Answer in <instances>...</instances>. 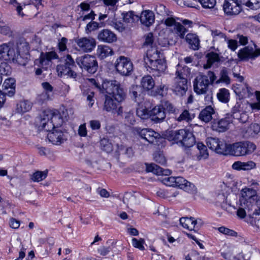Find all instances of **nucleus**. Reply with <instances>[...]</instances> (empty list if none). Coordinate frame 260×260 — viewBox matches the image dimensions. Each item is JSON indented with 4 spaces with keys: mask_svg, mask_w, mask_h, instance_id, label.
I'll use <instances>...</instances> for the list:
<instances>
[{
    "mask_svg": "<svg viewBox=\"0 0 260 260\" xmlns=\"http://www.w3.org/2000/svg\"><path fill=\"white\" fill-rule=\"evenodd\" d=\"M260 197L257 195L256 190L250 188H244L241 191L240 197V207L237 211V216L240 218H244L247 215L250 220L251 225L256 231L259 230V226L253 221L254 216L259 215Z\"/></svg>",
    "mask_w": 260,
    "mask_h": 260,
    "instance_id": "1",
    "label": "nucleus"
},
{
    "mask_svg": "<svg viewBox=\"0 0 260 260\" xmlns=\"http://www.w3.org/2000/svg\"><path fill=\"white\" fill-rule=\"evenodd\" d=\"M101 92L112 96L117 103L124 101L126 98V91L122 85L115 80H104Z\"/></svg>",
    "mask_w": 260,
    "mask_h": 260,
    "instance_id": "2",
    "label": "nucleus"
},
{
    "mask_svg": "<svg viewBox=\"0 0 260 260\" xmlns=\"http://www.w3.org/2000/svg\"><path fill=\"white\" fill-rule=\"evenodd\" d=\"M190 74V69L187 66L177 69L172 88L177 95L183 96L188 89L187 77Z\"/></svg>",
    "mask_w": 260,
    "mask_h": 260,
    "instance_id": "3",
    "label": "nucleus"
},
{
    "mask_svg": "<svg viewBox=\"0 0 260 260\" xmlns=\"http://www.w3.org/2000/svg\"><path fill=\"white\" fill-rule=\"evenodd\" d=\"M1 61H11L14 63L25 66L27 62V58L22 56L18 50L10 43H3L0 45Z\"/></svg>",
    "mask_w": 260,
    "mask_h": 260,
    "instance_id": "4",
    "label": "nucleus"
},
{
    "mask_svg": "<svg viewBox=\"0 0 260 260\" xmlns=\"http://www.w3.org/2000/svg\"><path fill=\"white\" fill-rule=\"evenodd\" d=\"M215 79L216 76L211 71H208L207 75L199 74L193 82L194 92L198 95L206 94Z\"/></svg>",
    "mask_w": 260,
    "mask_h": 260,
    "instance_id": "5",
    "label": "nucleus"
},
{
    "mask_svg": "<svg viewBox=\"0 0 260 260\" xmlns=\"http://www.w3.org/2000/svg\"><path fill=\"white\" fill-rule=\"evenodd\" d=\"M56 119L60 120L62 122V119L58 115L54 114L50 110H45L41 112L36 120L37 125L39 129H43L46 131H50L55 127L54 121Z\"/></svg>",
    "mask_w": 260,
    "mask_h": 260,
    "instance_id": "6",
    "label": "nucleus"
},
{
    "mask_svg": "<svg viewBox=\"0 0 260 260\" xmlns=\"http://www.w3.org/2000/svg\"><path fill=\"white\" fill-rule=\"evenodd\" d=\"M74 67H76L75 61L71 55L68 54L64 57L62 63L57 66L56 71L58 75L60 77L67 76L77 81L79 76L76 72L73 71Z\"/></svg>",
    "mask_w": 260,
    "mask_h": 260,
    "instance_id": "7",
    "label": "nucleus"
},
{
    "mask_svg": "<svg viewBox=\"0 0 260 260\" xmlns=\"http://www.w3.org/2000/svg\"><path fill=\"white\" fill-rule=\"evenodd\" d=\"M230 146V153L235 156H245L252 153L256 149V146L249 141L239 142L228 144Z\"/></svg>",
    "mask_w": 260,
    "mask_h": 260,
    "instance_id": "8",
    "label": "nucleus"
},
{
    "mask_svg": "<svg viewBox=\"0 0 260 260\" xmlns=\"http://www.w3.org/2000/svg\"><path fill=\"white\" fill-rule=\"evenodd\" d=\"M76 62L81 69L91 74L95 73L98 68L95 57L91 55L86 54L79 56L76 59Z\"/></svg>",
    "mask_w": 260,
    "mask_h": 260,
    "instance_id": "9",
    "label": "nucleus"
},
{
    "mask_svg": "<svg viewBox=\"0 0 260 260\" xmlns=\"http://www.w3.org/2000/svg\"><path fill=\"white\" fill-rule=\"evenodd\" d=\"M206 143L208 147L216 153L223 155L230 153V146L224 141L216 138H208Z\"/></svg>",
    "mask_w": 260,
    "mask_h": 260,
    "instance_id": "10",
    "label": "nucleus"
},
{
    "mask_svg": "<svg viewBox=\"0 0 260 260\" xmlns=\"http://www.w3.org/2000/svg\"><path fill=\"white\" fill-rule=\"evenodd\" d=\"M164 24L166 26L171 27V29L173 28L176 32H185L190 31V28L193 27V23L191 21L185 19L182 21V24L177 22L172 17H168L165 19Z\"/></svg>",
    "mask_w": 260,
    "mask_h": 260,
    "instance_id": "11",
    "label": "nucleus"
},
{
    "mask_svg": "<svg viewBox=\"0 0 260 260\" xmlns=\"http://www.w3.org/2000/svg\"><path fill=\"white\" fill-rule=\"evenodd\" d=\"M116 71L121 75L128 76L133 70V65L131 60L127 57L120 56L115 63Z\"/></svg>",
    "mask_w": 260,
    "mask_h": 260,
    "instance_id": "12",
    "label": "nucleus"
},
{
    "mask_svg": "<svg viewBox=\"0 0 260 260\" xmlns=\"http://www.w3.org/2000/svg\"><path fill=\"white\" fill-rule=\"evenodd\" d=\"M44 91L37 95L36 98V103L39 105H42L47 101L52 99L53 97V87L48 82H45L42 83Z\"/></svg>",
    "mask_w": 260,
    "mask_h": 260,
    "instance_id": "13",
    "label": "nucleus"
},
{
    "mask_svg": "<svg viewBox=\"0 0 260 260\" xmlns=\"http://www.w3.org/2000/svg\"><path fill=\"white\" fill-rule=\"evenodd\" d=\"M58 125H56L58 127ZM47 134V138L52 144L54 145H60L66 140V137L64 133L59 129L55 127L51 129Z\"/></svg>",
    "mask_w": 260,
    "mask_h": 260,
    "instance_id": "14",
    "label": "nucleus"
},
{
    "mask_svg": "<svg viewBox=\"0 0 260 260\" xmlns=\"http://www.w3.org/2000/svg\"><path fill=\"white\" fill-rule=\"evenodd\" d=\"M58 57L56 52L51 51L48 52H42L39 59H36L35 61L36 64L46 70L51 62V60L57 58Z\"/></svg>",
    "mask_w": 260,
    "mask_h": 260,
    "instance_id": "15",
    "label": "nucleus"
},
{
    "mask_svg": "<svg viewBox=\"0 0 260 260\" xmlns=\"http://www.w3.org/2000/svg\"><path fill=\"white\" fill-rule=\"evenodd\" d=\"M134 131L137 134L139 135L141 138L150 143H153L154 140L159 136V134L152 129H141L139 127H135Z\"/></svg>",
    "mask_w": 260,
    "mask_h": 260,
    "instance_id": "16",
    "label": "nucleus"
},
{
    "mask_svg": "<svg viewBox=\"0 0 260 260\" xmlns=\"http://www.w3.org/2000/svg\"><path fill=\"white\" fill-rule=\"evenodd\" d=\"M223 9L228 15H237L241 11V8L238 0H225L223 4Z\"/></svg>",
    "mask_w": 260,
    "mask_h": 260,
    "instance_id": "17",
    "label": "nucleus"
},
{
    "mask_svg": "<svg viewBox=\"0 0 260 260\" xmlns=\"http://www.w3.org/2000/svg\"><path fill=\"white\" fill-rule=\"evenodd\" d=\"M233 122V118L230 114H227L224 118L218 121L214 120L212 125L213 130L218 132H224L228 128L229 124Z\"/></svg>",
    "mask_w": 260,
    "mask_h": 260,
    "instance_id": "18",
    "label": "nucleus"
},
{
    "mask_svg": "<svg viewBox=\"0 0 260 260\" xmlns=\"http://www.w3.org/2000/svg\"><path fill=\"white\" fill-rule=\"evenodd\" d=\"M76 42L81 49L85 52H91L96 45L95 40L91 38L77 39Z\"/></svg>",
    "mask_w": 260,
    "mask_h": 260,
    "instance_id": "19",
    "label": "nucleus"
},
{
    "mask_svg": "<svg viewBox=\"0 0 260 260\" xmlns=\"http://www.w3.org/2000/svg\"><path fill=\"white\" fill-rule=\"evenodd\" d=\"M260 55V50L256 49L253 51L252 48L245 47L239 50L238 56L241 60H247L249 59H255Z\"/></svg>",
    "mask_w": 260,
    "mask_h": 260,
    "instance_id": "20",
    "label": "nucleus"
},
{
    "mask_svg": "<svg viewBox=\"0 0 260 260\" xmlns=\"http://www.w3.org/2000/svg\"><path fill=\"white\" fill-rule=\"evenodd\" d=\"M166 117V112L163 106L158 105L150 110L151 120L154 123H158L162 122Z\"/></svg>",
    "mask_w": 260,
    "mask_h": 260,
    "instance_id": "21",
    "label": "nucleus"
},
{
    "mask_svg": "<svg viewBox=\"0 0 260 260\" xmlns=\"http://www.w3.org/2000/svg\"><path fill=\"white\" fill-rule=\"evenodd\" d=\"M186 129H181L177 131H171L166 135V139L170 141H173L180 146L183 140Z\"/></svg>",
    "mask_w": 260,
    "mask_h": 260,
    "instance_id": "22",
    "label": "nucleus"
},
{
    "mask_svg": "<svg viewBox=\"0 0 260 260\" xmlns=\"http://www.w3.org/2000/svg\"><path fill=\"white\" fill-rule=\"evenodd\" d=\"M162 58H163V56L162 55H160V52L156 48L152 47L150 49L147 50L146 56H144V60L148 67L151 65V63Z\"/></svg>",
    "mask_w": 260,
    "mask_h": 260,
    "instance_id": "23",
    "label": "nucleus"
},
{
    "mask_svg": "<svg viewBox=\"0 0 260 260\" xmlns=\"http://www.w3.org/2000/svg\"><path fill=\"white\" fill-rule=\"evenodd\" d=\"M139 19L142 24L149 27L154 22L155 16L151 11L145 10L142 12Z\"/></svg>",
    "mask_w": 260,
    "mask_h": 260,
    "instance_id": "24",
    "label": "nucleus"
},
{
    "mask_svg": "<svg viewBox=\"0 0 260 260\" xmlns=\"http://www.w3.org/2000/svg\"><path fill=\"white\" fill-rule=\"evenodd\" d=\"M3 87L7 95L10 97L13 96L15 93V80L11 78L6 79Z\"/></svg>",
    "mask_w": 260,
    "mask_h": 260,
    "instance_id": "25",
    "label": "nucleus"
},
{
    "mask_svg": "<svg viewBox=\"0 0 260 260\" xmlns=\"http://www.w3.org/2000/svg\"><path fill=\"white\" fill-rule=\"evenodd\" d=\"M118 107L117 103L115 101L112 96L107 94L105 95V101L104 103L103 109L107 112H114Z\"/></svg>",
    "mask_w": 260,
    "mask_h": 260,
    "instance_id": "26",
    "label": "nucleus"
},
{
    "mask_svg": "<svg viewBox=\"0 0 260 260\" xmlns=\"http://www.w3.org/2000/svg\"><path fill=\"white\" fill-rule=\"evenodd\" d=\"M214 113V109L211 106H208L201 111L199 118L201 120L207 123L211 120L212 115Z\"/></svg>",
    "mask_w": 260,
    "mask_h": 260,
    "instance_id": "27",
    "label": "nucleus"
},
{
    "mask_svg": "<svg viewBox=\"0 0 260 260\" xmlns=\"http://www.w3.org/2000/svg\"><path fill=\"white\" fill-rule=\"evenodd\" d=\"M155 82L150 75L145 76L141 80L140 87L145 91H149L154 88Z\"/></svg>",
    "mask_w": 260,
    "mask_h": 260,
    "instance_id": "28",
    "label": "nucleus"
},
{
    "mask_svg": "<svg viewBox=\"0 0 260 260\" xmlns=\"http://www.w3.org/2000/svg\"><path fill=\"white\" fill-rule=\"evenodd\" d=\"M196 143L195 138L192 133L186 130L183 140L181 142L180 146L185 148H189L193 146Z\"/></svg>",
    "mask_w": 260,
    "mask_h": 260,
    "instance_id": "29",
    "label": "nucleus"
},
{
    "mask_svg": "<svg viewBox=\"0 0 260 260\" xmlns=\"http://www.w3.org/2000/svg\"><path fill=\"white\" fill-rule=\"evenodd\" d=\"M113 54L112 49L109 46L106 45H99L98 46L96 54L100 59L105 58Z\"/></svg>",
    "mask_w": 260,
    "mask_h": 260,
    "instance_id": "30",
    "label": "nucleus"
},
{
    "mask_svg": "<svg viewBox=\"0 0 260 260\" xmlns=\"http://www.w3.org/2000/svg\"><path fill=\"white\" fill-rule=\"evenodd\" d=\"M146 171L148 172H152L157 175H167L170 174V171L169 170H164L155 164L147 165Z\"/></svg>",
    "mask_w": 260,
    "mask_h": 260,
    "instance_id": "31",
    "label": "nucleus"
},
{
    "mask_svg": "<svg viewBox=\"0 0 260 260\" xmlns=\"http://www.w3.org/2000/svg\"><path fill=\"white\" fill-rule=\"evenodd\" d=\"M185 39L192 49L196 50L199 48L200 40L196 34H187Z\"/></svg>",
    "mask_w": 260,
    "mask_h": 260,
    "instance_id": "32",
    "label": "nucleus"
},
{
    "mask_svg": "<svg viewBox=\"0 0 260 260\" xmlns=\"http://www.w3.org/2000/svg\"><path fill=\"white\" fill-rule=\"evenodd\" d=\"M32 104L28 100H24L19 102L16 105V111L19 114L28 112L32 108Z\"/></svg>",
    "mask_w": 260,
    "mask_h": 260,
    "instance_id": "33",
    "label": "nucleus"
},
{
    "mask_svg": "<svg viewBox=\"0 0 260 260\" xmlns=\"http://www.w3.org/2000/svg\"><path fill=\"white\" fill-rule=\"evenodd\" d=\"M197 222V220L193 217H182L180 219V223L182 226L190 231L194 230Z\"/></svg>",
    "mask_w": 260,
    "mask_h": 260,
    "instance_id": "34",
    "label": "nucleus"
},
{
    "mask_svg": "<svg viewBox=\"0 0 260 260\" xmlns=\"http://www.w3.org/2000/svg\"><path fill=\"white\" fill-rule=\"evenodd\" d=\"M260 134V125L257 123L251 124L246 129L245 137L254 138Z\"/></svg>",
    "mask_w": 260,
    "mask_h": 260,
    "instance_id": "35",
    "label": "nucleus"
},
{
    "mask_svg": "<svg viewBox=\"0 0 260 260\" xmlns=\"http://www.w3.org/2000/svg\"><path fill=\"white\" fill-rule=\"evenodd\" d=\"M152 71H157L159 73L164 72L167 66L165 59L163 58L158 59V60L151 63V65L148 66Z\"/></svg>",
    "mask_w": 260,
    "mask_h": 260,
    "instance_id": "36",
    "label": "nucleus"
},
{
    "mask_svg": "<svg viewBox=\"0 0 260 260\" xmlns=\"http://www.w3.org/2000/svg\"><path fill=\"white\" fill-rule=\"evenodd\" d=\"M206 57L207 58V62L203 66L205 69L210 68L214 63L220 60L219 54L214 52L207 53Z\"/></svg>",
    "mask_w": 260,
    "mask_h": 260,
    "instance_id": "37",
    "label": "nucleus"
},
{
    "mask_svg": "<svg viewBox=\"0 0 260 260\" xmlns=\"http://www.w3.org/2000/svg\"><path fill=\"white\" fill-rule=\"evenodd\" d=\"M197 147L199 151L197 155V158L198 160L205 159L208 157L209 154L206 146L202 143H198Z\"/></svg>",
    "mask_w": 260,
    "mask_h": 260,
    "instance_id": "38",
    "label": "nucleus"
},
{
    "mask_svg": "<svg viewBox=\"0 0 260 260\" xmlns=\"http://www.w3.org/2000/svg\"><path fill=\"white\" fill-rule=\"evenodd\" d=\"M98 39L105 43H111L117 40L115 34H99Z\"/></svg>",
    "mask_w": 260,
    "mask_h": 260,
    "instance_id": "39",
    "label": "nucleus"
},
{
    "mask_svg": "<svg viewBox=\"0 0 260 260\" xmlns=\"http://www.w3.org/2000/svg\"><path fill=\"white\" fill-rule=\"evenodd\" d=\"M218 99L222 103H228L229 101L230 92L225 88H221L217 94Z\"/></svg>",
    "mask_w": 260,
    "mask_h": 260,
    "instance_id": "40",
    "label": "nucleus"
},
{
    "mask_svg": "<svg viewBox=\"0 0 260 260\" xmlns=\"http://www.w3.org/2000/svg\"><path fill=\"white\" fill-rule=\"evenodd\" d=\"M242 4L252 10H256L260 7V0H240Z\"/></svg>",
    "mask_w": 260,
    "mask_h": 260,
    "instance_id": "41",
    "label": "nucleus"
},
{
    "mask_svg": "<svg viewBox=\"0 0 260 260\" xmlns=\"http://www.w3.org/2000/svg\"><path fill=\"white\" fill-rule=\"evenodd\" d=\"M136 113L142 119H147L150 117V111L145 107L140 106L137 109Z\"/></svg>",
    "mask_w": 260,
    "mask_h": 260,
    "instance_id": "42",
    "label": "nucleus"
},
{
    "mask_svg": "<svg viewBox=\"0 0 260 260\" xmlns=\"http://www.w3.org/2000/svg\"><path fill=\"white\" fill-rule=\"evenodd\" d=\"M48 171H36L31 177V180L34 182H39L45 179L47 176Z\"/></svg>",
    "mask_w": 260,
    "mask_h": 260,
    "instance_id": "43",
    "label": "nucleus"
},
{
    "mask_svg": "<svg viewBox=\"0 0 260 260\" xmlns=\"http://www.w3.org/2000/svg\"><path fill=\"white\" fill-rule=\"evenodd\" d=\"M117 146L118 151L120 154H125L128 157L133 156L134 151L132 147H126L122 145H118Z\"/></svg>",
    "mask_w": 260,
    "mask_h": 260,
    "instance_id": "44",
    "label": "nucleus"
},
{
    "mask_svg": "<svg viewBox=\"0 0 260 260\" xmlns=\"http://www.w3.org/2000/svg\"><path fill=\"white\" fill-rule=\"evenodd\" d=\"M175 119L178 122H181L183 121L189 122L192 119V117L188 110H184L178 117H175Z\"/></svg>",
    "mask_w": 260,
    "mask_h": 260,
    "instance_id": "45",
    "label": "nucleus"
},
{
    "mask_svg": "<svg viewBox=\"0 0 260 260\" xmlns=\"http://www.w3.org/2000/svg\"><path fill=\"white\" fill-rule=\"evenodd\" d=\"M123 21L126 23H133L136 19H138V16L135 15L133 12L129 11L125 13H122Z\"/></svg>",
    "mask_w": 260,
    "mask_h": 260,
    "instance_id": "46",
    "label": "nucleus"
},
{
    "mask_svg": "<svg viewBox=\"0 0 260 260\" xmlns=\"http://www.w3.org/2000/svg\"><path fill=\"white\" fill-rule=\"evenodd\" d=\"M164 111L166 110L170 113L176 114L178 112V109L176 108L174 105L169 101H165L162 105Z\"/></svg>",
    "mask_w": 260,
    "mask_h": 260,
    "instance_id": "47",
    "label": "nucleus"
},
{
    "mask_svg": "<svg viewBox=\"0 0 260 260\" xmlns=\"http://www.w3.org/2000/svg\"><path fill=\"white\" fill-rule=\"evenodd\" d=\"M220 79L217 81L216 83H219L220 82H225L226 84H229L230 82V78L228 76V71L226 68H223L220 71Z\"/></svg>",
    "mask_w": 260,
    "mask_h": 260,
    "instance_id": "48",
    "label": "nucleus"
},
{
    "mask_svg": "<svg viewBox=\"0 0 260 260\" xmlns=\"http://www.w3.org/2000/svg\"><path fill=\"white\" fill-rule=\"evenodd\" d=\"M83 95L86 97V100L89 102V106L91 107L94 102V92L91 90L88 89L83 92Z\"/></svg>",
    "mask_w": 260,
    "mask_h": 260,
    "instance_id": "49",
    "label": "nucleus"
},
{
    "mask_svg": "<svg viewBox=\"0 0 260 260\" xmlns=\"http://www.w3.org/2000/svg\"><path fill=\"white\" fill-rule=\"evenodd\" d=\"M202 6L205 9H212L216 4V0H198Z\"/></svg>",
    "mask_w": 260,
    "mask_h": 260,
    "instance_id": "50",
    "label": "nucleus"
},
{
    "mask_svg": "<svg viewBox=\"0 0 260 260\" xmlns=\"http://www.w3.org/2000/svg\"><path fill=\"white\" fill-rule=\"evenodd\" d=\"M182 189L193 194H196L197 191V188L194 185L188 181H186L185 185H184Z\"/></svg>",
    "mask_w": 260,
    "mask_h": 260,
    "instance_id": "51",
    "label": "nucleus"
},
{
    "mask_svg": "<svg viewBox=\"0 0 260 260\" xmlns=\"http://www.w3.org/2000/svg\"><path fill=\"white\" fill-rule=\"evenodd\" d=\"M145 243V240L143 238H140L138 240L136 238L132 239V245L135 248H138L140 250H144L145 249L144 244Z\"/></svg>",
    "mask_w": 260,
    "mask_h": 260,
    "instance_id": "52",
    "label": "nucleus"
},
{
    "mask_svg": "<svg viewBox=\"0 0 260 260\" xmlns=\"http://www.w3.org/2000/svg\"><path fill=\"white\" fill-rule=\"evenodd\" d=\"M11 72V68L6 62L0 63V75H8Z\"/></svg>",
    "mask_w": 260,
    "mask_h": 260,
    "instance_id": "53",
    "label": "nucleus"
},
{
    "mask_svg": "<svg viewBox=\"0 0 260 260\" xmlns=\"http://www.w3.org/2000/svg\"><path fill=\"white\" fill-rule=\"evenodd\" d=\"M135 201V197L130 192L125 193L123 197L122 201L124 204L129 205L133 203Z\"/></svg>",
    "mask_w": 260,
    "mask_h": 260,
    "instance_id": "54",
    "label": "nucleus"
},
{
    "mask_svg": "<svg viewBox=\"0 0 260 260\" xmlns=\"http://www.w3.org/2000/svg\"><path fill=\"white\" fill-rule=\"evenodd\" d=\"M129 92L132 95L134 100L136 102L137 101V99L140 96V87L138 85H132Z\"/></svg>",
    "mask_w": 260,
    "mask_h": 260,
    "instance_id": "55",
    "label": "nucleus"
},
{
    "mask_svg": "<svg viewBox=\"0 0 260 260\" xmlns=\"http://www.w3.org/2000/svg\"><path fill=\"white\" fill-rule=\"evenodd\" d=\"M233 119L238 120L241 123H245L248 119V116L245 112H242L233 115Z\"/></svg>",
    "mask_w": 260,
    "mask_h": 260,
    "instance_id": "56",
    "label": "nucleus"
},
{
    "mask_svg": "<svg viewBox=\"0 0 260 260\" xmlns=\"http://www.w3.org/2000/svg\"><path fill=\"white\" fill-rule=\"evenodd\" d=\"M101 146L102 149L107 152H110L112 150L111 144L106 139H104L101 141Z\"/></svg>",
    "mask_w": 260,
    "mask_h": 260,
    "instance_id": "57",
    "label": "nucleus"
},
{
    "mask_svg": "<svg viewBox=\"0 0 260 260\" xmlns=\"http://www.w3.org/2000/svg\"><path fill=\"white\" fill-rule=\"evenodd\" d=\"M255 94L256 102L250 104V107L252 110H260V91H255Z\"/></svg>",
    "mask_w": 260,
    "mask_h": 260,
    "instance_id": "58",
    "label": "nucleus"
},
{
    "mask_svg": "<svg viewBox=\"0 0 260 260\" xmlns=\"http://www.w3.org/2000/svg\"><path fill=\"white\" fill-rule=\"evenodd\" d=\"M218 231L223 234L231 236L233 237H236L237 236V233L233 230H230L224 226H221L218 228Z\"/></svg>",
    "mask_w": 260,
    "mask_h": 260,
    "instance_id": "59",
    "label": "nucleus"
},
{
    "mask_svg": "<svg viewBox=\"0 0 260 260\" xmlns=\"http://www.w3.org/2000/svg\"><path fill=\"white\" fill-rule=\"evenodd\" d=\"M144 42L143 46H150L152 45L154 41V37L153 34H147L144 36Z\"/></svg>",
    "mask_w": 260,
    "mask_h": 260,
    "instance_id": "60",
    "label": "nucleus"
},
{
    "mask_svg": "<svg viewBox=\"0 0 260 260\" xmlns=\"http://www.w3.org/2000/svg\"><path fill=\"white\" fill-rule=\"evenodd\" d=\"M154 159L156 162L162 165H165L166 163V160L164 155L160 153H155L154 154Z\"/></svg>",
    "mask_w": 260,
    "mask_h": 260,
    "instance_id": "61",
    "label": "nucleus"
},
{
    "mask_svg": "<svg viewBox=\"0 0 260 260\" xmlns=\"http://www.w3.org/2000/svg\"><path fill=\"white\" fill-rule=\"evenodd\" d=\"M102 23L100 24L96 22L92 21L87 25L86 28L89 31H95L98 28L102 27Z\"/></svg>",
    "mask_w": 260,
    "mask_h": 260,
    "instance_id": "62",
    "label": "nucleus"
},
{
    "mask_svg": "<svg viewBox=\"0 0 260 260\" xmlns=\"http://www.w3.org/2000/svg\"><path fill=\"white\" fill-rule=\"evenodd\" d=\"M244 171H248L256 168V164L252 160L243 162Z\"/></svg>",
    "mask_w": 260,
    "mask_h": 260,
    "instance_id": "63",
    "label": "nucleus"
},
{
    "mask_svg": "<svg viewBox=\"0 0 260 260\" xmlns=\"http://www.w3.org/2000/svg\"><path fill=\"white\" fill-rule=\"evenodd\" d=\"M162 181L165 184L168 186L175 187V185H176V184H175V177L171 176L165 177L163 179Z\"/></svg>",
    "mask_w": 260,
    "mask_h": 260,
    "instance_id": "64",
    "label": "nucleus"
}]
</instances>
